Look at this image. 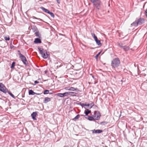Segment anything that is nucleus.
<instances>
[{
	"label": "nucleus",
	"instance_id": "obj_1",
	"mask_svg": "<svg viewBox=\"0 0 147 147\" xmlns=\"http://www.w3.org/2000/svg\"><path fill=\"white\" fill-rule=\"evenodd\" d=\"M144 22V20L142 18H140L138 20H136L134 22L131 24L132 26H137L138 25H141Z\"/></svg>",
	"mask_w": 147,
	"mask_h": 147
},
{
	"label": "nucleus",
	"instance_id": "obj_2",
	"mask_svg": "<svg viewBox=\"0 0 147 147\" xmlns=\"http://www.w3.org/2000/svg\"><path fill=\"white\" fill-rule=\"evenodd\" d=\"M120 64V61L119 59L117 58L113 59L112 61L111 65L114 67L115 68L118 66Z\"/></svg>",
	"mask_w": 147,
	"mask_h": 147
},
{
	"label": "nucleus",
	"instance_id": "obj_3",
	"mask_svg": "<svg viewBox=\"0 0 147 147\" xmlns=\"http://www.w3.org/2000/svg\"><path fill=\"white\" fill-rule=\"evenodd\" d=\"M90 1L97 9H99L100 8L102 3L100 0H90Z\"/></svg>",
	"mask_w": 147,
	"mask_h": 147
},
{
	"label": "nucleus",
	"instance_id": "obj_4",
	"mask_svg": "<svg viewBox=\"0 0 147 147\" xmlns=\"http://www.w3.org/2000/svg\"><path fill=\"white\" fill-rule=\"evenodd\" d=\"M38 50L39 51L42 57L44 59L47 58L48 56V55L47 53H45V52L44 51V50L43 49L39 47L38 48Z\"/></svg>",
	"mask_w": 147,
	"mask_h": 147
},
{
	"label": "nucleus",
	"instance_id": "obj_5",
	"mask_svg": "<svg viewBox=\"0 0 147 147\" xmlns=\"http://www.w3.org/2000/svg\"><path fill=\"white\" fill-rule=\"evenodd\" d=\"M18 52L19 53V55H20V58L21 59L24 63L25 65H27L28 64V63L26 57L23 55L21 54L19 51H18Z\"/></svg>",
	"mask_w": 147,
	"mask_h": 147
},
{
	"label": "nucleus",
	"instance_id": "obj_6",
	"mask_svg": "<svg viewBox=\"0 0 147 147\" xmlns=\"http://www.w3.org/2000/svg\"><path fill=\"white\" fill-rule=\"evenodd\" d=\"M93 117H94V119L96 120H98L100 117V114L98 111H95L94 112Z\"/></svg>",
	"mask_w": 147,
	"mask_h": 147
},
{
	"label": "nucleus",
	"instance_id": "obj_7",
	"mask_svg": "<svg viewBox=\"0 0 147 147\" xmlns=\"http://www.w3.org/2000/svg\"><path fill=\"white\" fill-rule=\"evenodd\" d=\"M0 90L5 93H7V90L3 84L1 83H0Z\"/></svg>",
	"mask_w": 147,
	"mask_h": 147
},
{
	"label": "nucleus",
	"instance_id": "obj_8",
	"mask_svg": "<svg viewBox=\"0 0 147 147\" xmlns=\"http://www.w3.org/2000/svg\"><path fill=\"white\" fill-rule=\"evenodd\" d=\"M37 114L36 112H34L31 114V116L34 120H36V119L35 118Z\"/></svg>",
	"mask_w": 147,
	"mask_h": 147
},
{
	"label": "nucleus",
	"instance_id": "obj_9",
	"mask_svg": "<svg viewBox=\"0 0 147 147\" xmlns=\"http://www.w3.org/2000/svg\"><path fill=\"white\" fill-rule=\"evenodd\" d=\"M51 99L50 98L46 97L43 101V102L45 103H47L51 101Z\"/></svg>",
	"mask_w": 147,
	"mask_h": 147
},
{
	"label": "nucleus",
	"instance_id": "obj_10",
	"mask_svg": "<svg viewBox=\"0 0 147 147\" xmlns=\"http://www.w3.org/2000/svg\"><path fill=\"white\" fill-rule=\"evenodd\" d=\"M67 94V95H76V93L75 92H66Z\"/></svg>",
	"mask_w": 147,
	"mask_h": 147
},
{
	"label": "nucleus",
	"instance_id": "obj_11",
	"mask_svg": "<svg viewBox=\"0 0 147 147\" xmlns=\"http://www.w3.org/2000/svg\"><path fill=\"white\" fill-rule=\"evenodd\" d=\"M34 42L35 43H41V42L40 39L36 38L35 39Z\"/></svg>",
	"mask_w": 147,
	"mask_h": 147
},
{
	"label": "nucleus",
	"instance_id": "obj_12",
	"mask_svg": "<svg viewBox=\"0 0 147 147\" xmlns=\"http://www.w3.org/2000/svg\"><path fill=\"white\" fill-rule=\"evenodd\" d=\"M40 9L46 13H49V11L48 9L45 8L43 7H41Z\"/></svg>",
	"mask_w": 147,
	"mask_h": 147
},
{
	"label": "nucleus",
	"instance_id": "obj_13",
	"mask_svg": "<svg viewBox=\"0 0 147 147\" xmlns=\"http://www.w3.org/2000/svg\"><path fill=\"white\" fill-rule=\"evenodd\" d=\"M36 93L34 92L32 90H29V95H34Z\"/></svg>",
	"mask_w": 147,
	"mask_h": 147
},
{
	"label": "nucleus",
	"instance_id": "obj_14",
	"mask_svg": "<svg viewBox=\"0 0 147 147\" xmlns=\"http://www.w3.org/2000/svg\"><path fill=\"white\" fill-rule=\"evenodd\" d=\"M69 90L75 91L77 92L78 91V89L77 88H75L74 87H70Z\"/></svg>",
	"mask_w": 147,
	"mask_h": 147
},
{
	"label": "nucleus",
	"instance_id": "obj_15",
	"mask_svg": "<svg viewBox=\"0 0 147 147\" xmlns=\"http://www.w3.org/2000/svg\"><path fill=\"white\" fill-rule=\"evenodd\" d=\"M123 49L125 51H127L129 50V48L126 46H124L123 47Z\"/></svg>",
	"mask_w": 147,
	"mask_h": 147
},
{
	"label": "nucleus",
	"instance_id": "obj_16",
	"mask_svg": "<svg viewBox=\"0 0 147 147\" xmlns=\"http://www.w3.org/2000/svg\"><path fill=\"white\" fill-rule=\"evenodd\" d=\"M88 119L90 121H93L94 120H95V119H94V117L93 116L92 117L89 116L88 118Z\"/></svg>",
	"mask_w": 147,
	"mask_h": 147
},
{
	"label": "nucleus",
	"instance_id": "obj_17",
	"mask_svg": "<svg viewBox=\"0 0 147 147\" xmlns=\"http://www.w3.org/2000/svg\"><path fill=\"white\" fill-rule=\"evenodd\" d=\"M6 89L7 90V92L8 93V94H9V95H10V96H11L13 98H15V96H14L13 94H12L11 92H10L8 91L7 90V89H6Z\"/></svg>",
	"mask_w": 147,
	"mask_h": 147
},
{
	"label": "nucleus",
	"instance_id": "obj_18",
	"mask_svg": "<svg viewBox=\"0 0 147 147\" xmlns=\"http://www.w3.org/2000/svg\"><path fill=\"white\" fill-rule=\"evenodd\" d=\"M94 131H95V133H100L102 131V130H95Z\"/></svg>",
	"mask_w": 147,
	"mask_h": 147
},
{
	"label": "nucleus",
	"instance_id": "obj_19",
	"mask_svg": "<svg viewBox=\"0 0 147 147\" xmlns=\"http://www.w3.org/2000/svg\"><path fill=\"white\" fill-rule=\"evenodd\" d=\"M91 112V111L89 110L88 109H87L86 111H85V113L86 115H87L89 113Z\"/></svg>",
	"mask_w": 147,
	"mask_h": 147
},
{
	"label": "nucleus",
	"instance_id": "obj_20",
	"mask_svg": "<svg viewBox=\"0 0 147 147\" xmlns=\"http://www.w3.org/2000/svg\"><path fill=\"white\" fill-rule=\"evenodd\" d=\"M56 95L58 96H60V97H63V93H57L56 94Z\"/></svg>",
	"mask_w": 147,
	"mask_h": 147
},
{
	"label": "nucleus",
	"instance_id": "obj_21",
	"mask_svg": "<svg viewBox=\"0 0 147 147\" xmlns=\"http://www.w3.org/2000/svg\"><path fill=\"white\" fill-rule=\"evenodd\" d=\"M93 105L92 104H91L90 105V104H88L87 105V108H91L92 107V106H93Z\"/></svg>",
	"mask_w": 147,
	"mask_h": 147
},
{
	"label": "nucleus",
	"instance_id": "obj_22",
	"mask_svg": "<svg viewBox=\"0 0 147 147\" xmlns=\"http://www.w3.org/2000/svg\"><path fill=\"white\" fill-rule=\"evenodd\" d=\"M15 62H13L11 66V68L12 69H13L15 65Z\"/></svg>",
	"mask_w": 147,
	"mask_h": 147
},
{
	"label": "nucleus",
	"instance_id": "obj_23",
	"mask_svg": "<svg viewBox=\"0 0 147 147\" xmlns=\"http://www.w3.org/2000/svg\"><path fill=\"white\" fill-rule=\"evenodd\" d=\"M4 38L6 40H9L10 39V38L9 36L5 37Z\"/></svg>",
	"mask_w": 147,
	"mask_h": 147
},
{
	"label": "nucleus",
	"instance_id": "obj_24",
	"mask_svg": "<svg viewBox=\"0 0 147 147\" xmlns=\"http://www.w3.org/2000/svg\"><path fill=\"white\" fill-rule=\"evenodd\" d=\"M96 44L98 45H101L100 41L99 40H97V41H96Z\"/></svg>",
	"mask_w": 147,
	"mask_h": 147
},
{
	"label": "nucleus",
	"instance_id": "obj_25",
	"mask_svg": "<svg viewBox=\"0 0 147 147\" xmlns=\"http://www.w3.org/2000/svg\"><path fill=\"white\" fill-rule=\"evenodd\" d=\"M49 91L48 90H45L44 94H48L49 93Z\"/></svg>",
	"mask_w": 147,
	"mask_h": 147
},
{
	"label": "nucleus",
	"instance_id": "obj_26",
	"mask_svg": "<svg viewBox=\"0 0 147 147\" xmlns=\"http://www.w3.org/2000/svg\"><path fill=\"white\" fill-rule=\"evenodd\" d=\"M36 36L38 37H40L39 36V34L38 32H36L35 33Z\"/></svg>",
	"mask_w": 147,
	"mask_h": 147
},
{
	"label": "nucleus",
	"instance_id": "obj_27",
	"mask_svg": "<svg viewBox=\"0 0 147 147\" xmlns=\"http://www.w3.org/2000/svg\"><path fill=\"white\" fill-rule=\"evenodd\" d=\"M100 52L97 54L96 55L95 57V58L96 59H98V58L99 55L100 54Z\"/></svg>",
	"mask_w": 147,
	"mask_h": 147
},
{
	"label": "nucleus",
	"instance_id": "obj_28",
	"mask_svg": "<svg viewBox=\"0 0 147 147\" xmlns=\"http://www.w3.org/2000/svg\"><path fill=\"white\" fill-rule=\"evenodd\" d=\"M49 14H50L51 16L52 17H54V14H53V13H52V12H51L49 11V13H48Z\"/></svg>",
	"mask_w": 147,
	"mask_h": 147
},
{
	"label": "nucleus",
	"instance_id": "obj_29",
	"mask_svg": "<svg viewBox=\"0 0 147 147\" xmlns=\"http://www.w3.org/2000/svg\"><path fill=\"white\" fill-rule=\"evenodd\" d=\"M80 117V115H78L74 118V119H75V120H76L77 119H78Z\"/></svg>",
	"mask_w": 147,
	"mask_h": 147
},
{
	"label": "nucleus",
	"instance_id": "obj_30",
	"mask_svg": "<svg viewBox=\"0 0 147 147\" xmlns=\"http://www.w3.org/2000/svg\"><path fill=\"white\" fill-rule=\"evenodd\" d=\"M70 87H65L64 88V89H65L66 90H69L70 89Z\"/></svg>",
	"mask_w": 147,
	"mask_h": 147
},
{
	"label": "nucleus",
	"instance_id": "obj_31",
	"mask_svg": "<svg viewBox=\"0 0 147 147\" xmlns=\"http://www.w3.org/2000/svg\"><path fill=\"white\" fill-rule=\"evenodd\" d=\"M91 35H92V36L93 37V38H95V37H96V36H95V34H94L93 33H92L91 34Z\"/></svg>",
	"mask_w": 147,
	"mask_h": 147
},
{
	"label": "nucleus",
	"instance_id": "obj_32",
	"mask_svg": "<svg viewBox=\"0 0 147 147\" xmlns=\"http://www.w3.org/2000/svg\"><path fill=\"white\" fill-rule=\"evenodd\" d=\"M119 45L122 48H123V45L122 44L120 43H119Z\"/></svg>",
	"mask_w": 147,
	"mask_h": 147
},
{
	"label": "nucleus",
	"instance_id": "obj_33",
	"mask_svg": "<svg viewBox=\"0 0 147 147\" xmlns=\"http://www.w3.org/2000/svg\"><path fill=\"white\" fill-rule=\"evenodd\" d=\"M63 97L64 96H67V92H65L63 93Z\"/></svg>",
	"mask_w": 147,
	"mask_h": 147
},
{
	"label": "nucleus",
	"instance_id": "obj_34",
	"mask_svg": "<svg viewBox=\"0 0 147 147\" xmlns=\"http://www.w3.org/2000/svg\"><path fill=\"white\" fill-rule=\"evenodd\" d=\"M94 39L95 40V41H97V40H98L97 37L94 38Z\"/></svg>",
	"mask_w": 147,
	"mask_h": 147
},
{
	"label": "nucleus",
	"instance_id": "obj_35",
	"mask_svg": "<svg viewBox=\"0 0 147 147\" xmlns=\"http://www.w3.org/2000/svg\"><path fill=\"white\" fill-rule=\"evenodd\" d=\"M82 105L83 106H87V105L86 104H82Z\"/></svg>",
	"mask_w": 147,
	"mask_h": 147
},
{
	"label": "nucleus",
	"instance_id": "obj_36",
	"mask_svg": "<svg viewBox=\"0 0 147 147\" xmlns=\"http://www.w3.org/2000/svg\"><path fill=\"white\" fill-rule=\"evenodd\" d=\"M56 1H57V3H60V0H56Z\"/></svg>",
	"mask_w": 147,
	"mask_h": 147
},
{
	"label": "nucleus",
	"instance_id": "obj_37",
	"mask_svg": "<svg viewBox=\"0 0 147 147\" xmlns=\"http://www.w3.org/2000/svg\"><path fill=\"white\" fill-rule=\"evenodd\" d=\"M34 82H35V83L36 84V83H38V81H35Z\"/></svg>",
	"mask_w": 147,
	"mask_h": 147
},
{
	"label": "nucleus",
	"instance_id": "obj_38",
	"mask_svg": "<svg viewBox=\"0 0 147 147\" xmlns=\"http://www.w3.org/2000/svg\"><path fill=\"white\" fill-rule=\"evenodd\" d=\"M145 13H147V9L145 11Z\"/></svg>",
	"mask_w": 147,
	"mask_h": 147
},
{
	"label": "nucleus",
	"instance_id": "obj_39",
	"mask_svg": "<svg viewBox=\"0 0 147 147\" xmlns=\"http://www.w3.org/2000/svg\"><path fill=\"white\" fill-rule=\"evenodd\" d=\"M94 130H95V129H94V130H92V132L93 133H95V131H94Z\"/></svg>",
	"mask_w": 147,
	"mask_h": 147
},
{
	"label": "nucleus",
	"instance_id": "obj_40",
	"mask_svg": "<svg viewBox=\"0 0 147 147\" xmlns=\"http://www.w3.org/2000/svg\"><path fill=\"white\" fill-rule=\"evenodd\" d=\"M36 94L37 95H39L40 94H39V93H36V94Z\"/></svg>",
	"mask_w": 147,
	"mask_h": 147
},
{
	"label": "nucleus",
	"instance_id": "obj_41",
	"mask_svg": "<svg viewBox=\"0 0 147 147\" xmlns=\"http://www.w3.org/2000/svg\"><path fill=\"white\" fill-rule=\"evenodd\" d=\"M146 16V17L147 18V13H145Z\"/></svg>",
	"mask_w": 147,
	"mask_h": 147
}]
</instances>
